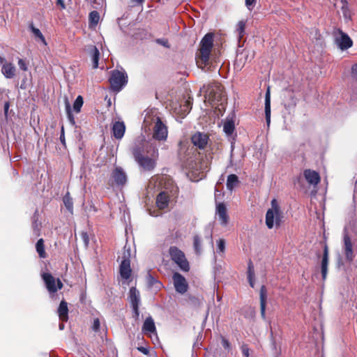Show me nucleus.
Masks as SVG:
<instances>
[{"label":"nucleus","instance_id":"f257e3e1","mask_svg":"<svg viewBox=\"0 0 357 357\" xmlns=\"http://www.w3.org/2000/svg\"><path fill=\"white\" fill-rule=\"evenodd\" d=\"M132 153L139 166L144 171L151 172L156 167L159 153L155 145L148 142L136 145L132 148Z\"/></svg>","mask_w":357,"mask_h":357},{"label":"nucleus","instance_id":"f03ea898","mask_svg":"<svg viewBox=\"0 0 357 357\" xmlns=\"http://www.w3.org/2000/svg\"><path fill=\"white\" fill-rule=\"evenodd\" d=\"M213 33H208L203 37L195 56L197 66L206 71L212 70L210 66V56L213 47Z\"/></svg>","mask_w":357,"mask_h":357},{"label":"nucleus","instance_id":"7ed1b4c3","mask_svg":"<svg viewBox=\"0 0 357 357\" xmlns=\"http://www.w3.org/2000/svg\"><path fill=\"white\" fill-rule=\"evenodd\" d=\"M272 208H269L266 213V225L268 229H272L274 225L279 227L284 218L283 213L280 210L275 199L271 201Z\"/></svg>","mask_w":357,"mask_h":357},{"label":"nucleus","instance_id":"20e7f679","mask_svg":"<svg viewBox=\"0 0 357 357\" xmlns=\"http://www.w3.org/2000/svg\"><path fill=\"white\" fill-rule=\"evenodd\" d=\"M171 259L184 272L190 271V264L184 252L176 246H171L169 249Z\"/></svg>","mask_w":357,"mask_h":357},{"label":"nucleus","instance_id":"39448f33","mask_svg":"<svg viewBox=\"0 0 357 357\" xmlns=\"http://www.w3.org/2000/svg\"><path fill=\"white\" fill-rule=\"evenodd\" d=\"M206 93L208 98V101L211 104H219L223 105V102L226 100L225 91L223 87L220 84H215L210 85L206 91Z\"/></svg>","mask_w":357,"mask_h":357},{"label":"nucleus","instance_id":"423d86ee","mask_svg":"<svg viewBox=\"0 0 357 357\" xmlns=\"http://www.w3.org/2000/svg\"><path fill=\"white\" fill-rule=\"evenodd\" d=\"M110 87L113 91L119 92L127 84V75L125 73L114 70L112 71L109 79Z\"/></svg>","mask_w":357,"mask_h":357},{"label":"nucleus","instance_id":"0eeeda50","mask_svg":"<svg viewBox=\"0 0 357 357\" xmlns=\"http://www.w3.org/2000/svg\"><path fill=\"white\" fill-rule=\"evenodd\" d=\"M130 253L129 250L125 248L122 253V261L119 267V273L121 277L124 280L130 279L131 276L132 270L130 268Z\"/></svg>","mask_w":357,"mask_h":357},{"label":"nucleus","instance_id":"6e6552de","mask_svg":"<svg viewBox=\"0 0 357 357\" xmlns=\"http://www.w3.org/2000/svg\"><path fill=\"white\" fill-rule=\"evenodd\" d=\"M167 135V127L163 123L160 117H157L153 127V137L158 141H165Z\"/></svg>","mask_w":357,"mask_h":357},{"label":"nucleus","instance_id":"1a4fd4ad","mask_svg":"<svg viewBox=\"0 0 357 357\" xmlns=\"http://www.w3.org/2000/svg\"><path fill=\"white\" fill-rule=\"evenodd\" d=\"M172 280L175 290L181 294H185L188 289V284L186 279L181 273L176 272L172 275Z\"/></svg>","mask_w":357,"mask_h":357},{"label":"nucleus","instance_id":"9d476101","mask_svg":"<svg viewBox=\"0 0 357 357\" xmlns=\"http://www.w3.org/2000/svg\"><path fill=\"white\" fill-rule=\"evenodd\" d=\"M209 140V137L207 134L197 132L191 137V142L194 146L199 149H204L206 148Z\"/></svg>","mask_w":357,"mask_h":357},{"label":"nucleus","instance_id":"9b49d317","mask_svg":"<svg viewBox=\"0 0 357 357\" xmlns=\"http://www.w3.org/2000/svg\"><path fill=\"white\" fill-rule=\"evenodd\" d=\"M111 179L116 185L122 186L126 183L127 176L122 167H116L111 174Z\"/></svg>","mask_w":357,"mask_h":357},{"label":"nucleus","instance_id":"f8f14e48","mask_svg":"<svg viewBox=\"0 0 357 357\" xmlns=\"http://www.w3.org/2000/svg\"><path fill=\"white\" fill-rule=\"evenodd\" d=\"M340 36L335 38V43L340 50H344L350 48L353 45V41L351 38L342 30L338 29Z\"/></svg>","mask_w":357,"mask_h":357},{"label":"nucleus","instance_id":"ddd939ff","mask_svg":"<svg viewBox=\"0 0 357 357\" xmlns=\"http://www.w3.org/2000/svg\"><path fill=\"white\" fill-rule=\"evenodd\" d=\"M0 62L3 63L1 73L7 79H12L15 77L16 73L15 66L10 62H6L5 59L0 57Z\"/></svg>","mask_w":357,"mask_h":357},{"label":"nucleus","instance_id":"4468645a","mask_svg":"<svg viewBox=\"0 0 357 357\" xmlns=\"http://www.w3.org/2000/svg\"><path fill=\"white\" fill-rule=\"evenodd\" d=\"M343 240L345 258L347 261H352L354 258L353 244L351 239L347 233H344Z\"/></svg>","mask_w":357,"mask_h":357},{"label":"nucleus","instance_id":"2eb2a0df","mask_svg":"<svg viewBox=\"0 0 357 357\" xmlns=\"http://www.w3.org/2000/svg\"><path fill=\"white\" fill-rule=\"evenodd\" d=\"M42 278L45 282V287L47 291L50 294H54L58 291V288L56 287V279L52 276L51 273H44L42 274Z\"/></svg>","mask_w":357,"mask_h":357},{"label":"nucleus","instance_id":"dca6fc26","mask_svg":"<svg viewBox=\"0 0 357 357\" xmlns=\"http://www.w3.org/2000/svg\"><path fill=\"white\" fill-rule=\"evenodd\" d=\"M303 176L306 181L312 185H317L320 183L321 177L319 174L312 169H307L303 172Z\"/></svg>","mask_w":357,"mask_h":357},{"label":"nucleus","instance_id":"f3484780","mask_svg":"<svg viewBox=\"0 0 357 357\" xmlns=\"http://www.w3.org/2000/svg\"><path fill=\"white\" fill-rule=\"evenodd\" d=\"M216 215L218 216V220L222 225H227L229 222V215L227 214V209L224 203H218L216 205Z\"/></svg>","mask_w":357,"mask_h":357},{"label":"nucleus","instance_id":"a211bd4d","mask_svg":"<svg viewBox=\"0 0 357 357\" xmlns=\"http://www.w3.org/2000/svg\"><path fill=\"white\" fill-rule=\"evenodd\" d=\"M328 247L326 242L324 243V252L321 264V272L322 279L324 280L326 278L328 273Z\"/></svg>","mask_w":357,"mask_h":357},{"label":"nucleus","instance_id":"6ab92c4d","mask_svg":"<svg viewBox=\"0 0 357 357\" xmlns=\"http://www.w3.org/2000/svg\"><path fill=\"white\" fill-rule=\"evenodd\" d=\"M156 206L160 210L165 209L169 203V195L167 192H160L156 197Z\"/></svg>","mask_w":357,"mask_h":357},{"label":"nucleus","instance_id":"aec40b11","mask_svg":"<svg viewBox=\"0 0 357 357\" xmlns=\"http://www.w3.org/2000/svg\"><path fill=\"white\" fill-rule=\"evenodd\" d=\"M260 312L263 319H266V306L267 300V289L265 285H262L259 291Z\"/></svg>","mask_w":357,"mask_h":357},{"label":"nucleus","instance_id":"412c9836","mask_svg":"<svg viewBox=\"0 0 357 357\" xmlns=\"http://www.w3.org/2000/svg\"><path fill=\"white\" fill-rule=\"evenodd\" d=\"M112 134L113 136L118 139H121L126 131V126L122 121H115L112 126Z\"/></svg>","mask_w":357,"mask_h":357},{"label":"nucleus","instance_id":"4be33fe9","mask_svg":"<svg viewBox=\"0 0 357 357\" xmlns=\"http://www.w3.org/2000/svg\"><path fill=\"white\" fill-rule=\"evenodd\" d=\"M57 312L59 319L62 322H66L68 319V303L66 301H61Z\"/></svg>","mask_w":357,"mask_h":357},{"label":"nucleus","instance_id":"5701e85b","mask_svg":"<svg viewBox=\"0 0 357 357\" xmlns=\"http://www.w3.org/2000/svg\"><path fill=\"white\" fill-rule=\"evenodd\" d=\"M142 331L146 333H153L156 332V328L153 319L149 317H147L143 324Z\"/></svg>","mask_w":357,"mask_h":357},{"label":"nucleus","instance_id":"b1692460","mask_svg":"<svg viewBox=\"0 0 357 357\" xmlns=\"http://www.w3.org/2000/svg\"><path fill=\"white\" fill-rule=\"evenodd\" d=\"M129 299L131 306L139 305L140 294L139 291L134 287H131L129 291Z\"/></svg>","mask_w":357,"mask_h":357},{"label":"nucleus","instance_id":"393cba45","mask_svg":"<svg viewBox=\"0 0 357 357\" xmlns=\"http://www.w3.org/2000/svg\"><path fill=\"white\" fill-rule=\"evenodd\" d=\"M265 115L266 122L269 124L271 121V93L269 87L265 95Z\"/></svg>","mask_w":357,"mask_h":357},{"label":"nucleus","instance_id":"a878e982","mask_svg":"<svg viewBox=\"0 0 357 357\" xmlns=\"http://www.w3.org/2000/svg\"><path fill=\"white\" fill-rule=\"evenodd\" d=\"M90 53L91 55L93 68H97L98 67L100 58L99 50L95 45H91L90 47Z\"/></svg>","mask_w":357,"mask_h":357},{"label":"nucleus","instance_id":"bb28decb","mask_svg":"<svg viewBox=\"0 0 357 357\" xmlns=\"http://www.w3.org/2000/svg\"><path fill=\"white\" fill-rule=\"evenodd\" d=\"M239 182L238 177L236 174H229L227 179V188L231 191L238 185Z\"/></svg>","mask_w":357,"mask_h":357},{"label":"nucleus","instance_id":"cd10ccee","mask_svg":"<svg viewBox=\"0 0 357 357\" xmlns=\"http://www.w3.org/2000/svg\"><path fill=\"white\" fill-rule=\"evenodd\" d=\"M202 238L196 234L193 236V249L197 255H200L202 252Z\"/></svg>","mask_w":357,"mask_h":357},{"label":"nucleus","instance_id":"c85d7f7f","mask_svg":"<svg viewBox=\"0 0 357 357\" xmlns=\"http://www.w3.org/2000/svg\"><path fill=\"white\" fill-rule=\"evenodd\" d=\"M186 167L192 173L198 175L200 174V170H202V165L193 160L188 162V163L186 164Z\"/></svg>","mask_w":357,"mask_h":357},{"label":"nucleus","instance_id":"c756f323","mask_svg":"<svg viewBox=\"0 0 357 357\" xmlns=\"http://www.w3.org/2000/svg\"><path fill=\"white\" fill-rule=\"evenodd\" d=\"M36 251L40 258H46L47 253L45 250L44 240L43 238H40L38 240L36 244Z\"/></svg>","mask_w":357,"mask_h":357},{"label":"nucleus","instance_id":"7c9ffc66","mask_svg":"<svg viewBox=\"0 0 357 357\" xmlns=\"http://www.w3.org/2000/svg\"><path fill=\"white\" fill-rule=\"evenodd\" d=\"M63 204L68 211L73 213V199L70 197L69 192L63 197Z\"/></svg>","mask_w":357,"mask_h":357},{"label":"nucleus","instance_id":"2f4dec72","mask_svg":"<svg viewBox=\"0 0 357 357\" xmlns=\"http://www.w3.org/2000/svg\"><path fill=\"white\" fill-rule=\"evenodd\" d=\"M245 22L243 20H241L238 22L236 26V33L238 36V39L241 40L245 35Z\"/></svg>","mask_w":357,"mask_h":357},{"label":"nucleus","instance_id":"473e14b6","mask_svg":"<svg viewBox=\"0 0 357 357\" xmlns=\"http://www.w3.org/2000/svg\"><path fill=\"white\" fill-rule=\"evenodd\" d=\"M29 28L36 38L40 39L44 44H46L45 38L39 29L36 28L33 24L29 25Z\"/></svg>","mask_w":357,"mask_h":357},{"label":"nucleus","instance_id":"72a5a7b5","mask_svg":"<svg viewBox=\"0 0 357 357\" xmlns=\"http://www.w3.org/2000/svg\"><path fill=\"white\" fill-rule=\"evenodd\" d=\"M234 123L231 120L227 121L224 123L223 130L228 135H230L234 132Z\"/></svg>","mask_w":357,"mask_h":357},{"label":"nucleus","instance_id":"f704fd0d","mask_svg":"<svg viewBox=\"0 0 357 357\" xmlns=\"http://www.w3.org/2000/svg\"><path fill=\"white\" fill-rule=\"evenodd\" d=\"M146 280L149 287L155 286L156 288H160L162 286L161 282H160L157 279H155L151 274L149 273L147 275Z\"/></svg>","mask_w":357,"mask_h":357},{"label":"nucleus","instance_id":"c9c22d12","mask_svg":"<svg viewBox=\"0 0 357 357\" xmlns=\"http://www.w3.org/2000/svg\"><path fill=\"white\" fill-rule=\"evenodd\" d=\"M83 103V98L81 96H78L73 103V110L79 113L81 111Z\"/></svg>","mask_w":357,"mask_h":357},{"label":"nucleus","instance_id":"e433bc0d","mask_svg":"<svg viewBox=\"0 0 357 357\" xmlns=\"http://www.w3.org/2000/svg\"><path fill=\"white\" fill-rule=\"evenodd\" d=\"M65 105H66V112L69 121L72 123V124H75V119H74V116L72 113V111H71L70 104L68 102L67 98H66Z\"/></svg>","mask_w":357,"mask_h":357},{"label":"nucleus","instance_id":"4c0bfd02","mask_svg":"<svg viewBox=\"0 0 357 357\" xmlns=\"http://www.w3.org/2000/svg\"><path fill=\"white\" fill-rule=\"evenodd\" d=\"M100 15L98 11L93 10L89 13V22L93 25H96L98 23Z\"/></svg>","mask_w":357,"mask_h":357},{"label":"nucleus","instance_id":"58836bf2","mask_svg":"<svg viewBox=\"0 0 357 357\" xmlns=\"http://www.w3.org/2000/svg\"><path fill=\"white\" fill-rule=\"evenodd\" d=\"M220 339L221 340V344L225 350L229 351L231 349V345L229 341L223 335H220Z\"/></svg>","mask_w":357,"mask_h":357},{"label":"nucleus","instance_id":"ea45409f","mask_svg":"<svg viewBox=\"0 0 357 357\" xmlns=\"http://www.w3.org/2000/svg\"><path fill=\"white\" fill-rule=\"evenodd\" d=\"M341 3H342L341 9H342V13L345 17H347L348 16L350 15L349 9L348 7V2L347 0H341Z\"/></svg>","mask_w":357,"mask_h":357},{"label":"nucleus","instance_id":"a19ab883","mask_svg":"<svg viewBox=\"0 0 357 357\" xmlns=\"http://www.w3.org/2000/svg\"><path fill=\"white\" fill-rule=\"evenodd\" d=\"M32 227L33 230V233L36 236H38L40 235V223L37 219H34L32 222Z\"/></svg>","mask_w":357,"mask_h":357},{"label":"nucleus","instance_id":"79ce46f5","mask_svg":"<svg viewBox=\"0 0 357 357\" xmlns=\"http://www.w3.org/2000/svg\"><path fill=\"white\" fill-rule=\"evenodd\" d=\"M248 278H255L254 266L251 260L248 262Z\"/></svg>","mask_w":357,"mask_h":357},{"label":"nucleus","instance_id":"37998d69","mask_svg":"<svg viewBox=\"0 0 357 357\" xmlns=\"http://www.w3.org/2000/svg\"><path fill=\"white\" fill-rule=\"evenodd\" d=\"M132 310V317L135 319V321H137L139 317V305H133L131 306Z\"/></svg>","mask_w":357,"mask_h":357},{"label":"nucleus","instance_id":"c03bdc74","mask_svg":"<svg viewBox=\"0 0 357 357\" xmlns=\"http://www.w3.org/2000/svg\"><path fill=\"white\" fill-rule=\"evenodd\" d=\"M17 64L19 66V68L23 70L26 71L28 70L27 63L26 61L23 59H18Z\"/></svg>","mask_w":357,"mask_h":357},{"label":"nucleus","instance_id":"a18cd8bd","mask_svg":"<svg viewBox=\"0 0 357 357\" xmlns=\"http://www.w3.org/2000/svg\"><path fill=\"white\" fill-rule=\"evenodd\" d=\"M241 351H242V354L243 356H244L245 357H249L250 356V349L248 347V345L246 344H243L241 345Z\"/></svg>","mask_w":357,"mask_h":357},{"label":"nucleus","instance_id":"49530a36","mask_svg":"<svg viewBox=\"0 0 357 357\" xmlns=\"http://www.w3.org/2000/svg\"><path fill=\"white\" fill-rule=\"evenodd\" d=\"M156 43L159 45H161L165 47H169V41L167 39L164 38H158L156 39Z\"/></svg>","mask_w":357,"mask_h":357},{"label":"nucleus","instance_id":"de8ad7c7","mask_svg":"<svg viewBox=\"0 0 357 357\" xmlns=\"http://www.w3.org/2000/svg\"><path fill=\"white\" fill-rule=\"evenodd\" d=\"M59 139H60L61 144H63V146L66 148V139H65L64 128H63V126L61 127V135H60Z\"/></svg>","mask_w":357,"mask_h":357},{"label":"nucleus","instance_id":"09e8293b","mask_svg":"<svg viewBox=\"0 0 357 357\" xmlns=\"http://www.w3.org/2000/svg\"><path fill=\"white\" fill-rule=\"evenodd\" d=\"M218 250L223 252L225 250V241L224 239H219V241H218Z\"/></svg>","mask_w":357,"mask_h":357},{"label":"nucleus","instance_id":"8fccbe9b","mask_svg":"<svg viewBox=\"0 0 357 357\" xmlns=\"http://www.w3.org/2000/svg\"><path fill=\"white\" fill-rule=\"evenodd\" d=\"M257 0H245V6L249 10H252L255 6Z\"/></svg>","mask_w":357,"mask_h":357},{"label":"nucleus","instance_id":"3c124183","mask_svg":"<svg viewBox=\"0 0 357 357\" xmlns=\"http://www.w3.org/2000/svg\"><path fill=\"white\" fill-rule=\"evenodd\" d=\"M351 76L357 80V63L354 64L351 67Z\"/></svg>","mask_w":357,"mask_h":357},{"label":"nucleus","instance_id":"603ef678","mask_svg":"<svg viewBox=\"0 0 357 357\" xmlns=\"http://www.w3.org/2000/svg\"><path fill=\"white\" fill-rule=\"evenodd\" d=\"M100 321L98 319H94L93 321V326H92V328L94 331H98L100 328Z\"/></svg>","mask_w":357,"mask_h":357},{"label":"nucleus","instance_id":"864d4df0","mask_svg":"<svg viewBox=\"0 0 357 357\" xmlns=\"http://www.w3.org/2000/svg\"><path fill=\"white\" fill-rule=\"evenodd\" d=\"M206 238L208 241V243L211 245V247H213L212 233L211 231H209L208 234L206 236Z\"/></svg>","mask_w":357,"mask_h":357},{"label":"nucleus","instance_id":"5fc2aeb1","mask_svg":"<svg viewBox=\"0 0 357 357\" xmlns=\"http://www.w3.org/2000/svg\"><path fill=\"white\" fill-rule=\"evenodd\" d=\"M10 107V102L8 101L5 102L3 109H4V114L5 116H8V109Z\"/></svg>","mask_w":357,"mask_h":357},{"label":"nucleus","instance_id":"6e6d98bb","mask_svg":"<svg viewBox=\"0 0 357 357\" xmlns=\"http://www.w3.org/2000/svg\"><path fill=\"white\" fill-rule=\"evenodd\" d=\"M56 287L58 288V290L61 289L63 287V283L59 278H57L56 280Z\"/></svg>","mask_w":357,"mask_h":357},{"label":"nucleus","instance_id":"4d7b16f0","mask_svg":"<svg viewBox=\"0 0 357 357\" xmlns=\"http://www.w3.org/2000/svg\"><path fill=\"white\" fill-rule=\"evenodd\" d=\"M137 349H138L139 351H140L144 355H148L149 354V349L147 348H145L144 347H139Z\"/></svg>","mask_w":357,"mask_h":357},{"label":"nucleus","instance_id":"13d9d810","mask_svg":"<svg viewBox=\"0 0 357 357\" xmlns=\"http://www.w3.org/2000/svg\"><path fill=\"white\" fill-rule=\"evenodd\" d=\"M26 86H27V84H26V78H24L21 82V84H20V88L22 89H26Z\"/></svg>","mask_w":357,"mask_h":357},{"label":"nucleus","instance_id":"bf43d9fd","mask_svg":"<svg viewBox=\"0 0 357 357\" xmlns=\"http://www.w3.org/2000/svg\"><path fill=\"white\" fill-rule=\"evenodd\" d=\"M82 238L84 239V241L86 244V245L89 243V236L86 233H82Z\"/></svg>","mask_w":357,"mask_h":357},{"label":"nucleus","instance_id":"052dcab7","mask_svg":"<svg viewBox=\"0 0 357 357\" xmlns=\"http://www.w3.org/2000/svg\"><path fill=\"white\" fill-rule=\"evenodd\" d=\"M56 4L57 6H60L61 8L64 9L66 8V5L63 0H56Z\"/></svg>","mask_w":357,"mask_h":357},{"label":"nucleus","instance_id":"680f3d73","mask_svg":"<svg viewBox=\"0 0 357 357\" xmlns=\"http://www.w3.org/2000/svg\"><path fill=\"white\" fill-rule=\"evenodd\" d=\"M249 284L252 288L255 287V278H248Z\"/></svg>","mask_w":357,"mask_h":357},{"label":"nucleus","instance_id":"e2e57ef3","mask_svg":"<svg viewBox=\"0 0 357 357\" xmlns=\"http://www.w3.org/2000/svg\"><path fill=\"white\" fill-rule=\"evenodd\" d=\"M132 1L135 2L137 4L142 5L145 0H132Z\"/></svg>","mask_w":357,"mask_h":357},{"label":"nucleus","instance_id":"0e129e2a","mask_svg":"<svg viewBox=\"0 0 357 357\" xmlns=\"http://www.w3.org/2000/svg\"><path fill=\"white\" fill-rule=\"evenodd\" d=\"M63 328H64V324L63 323L59 324V329L63 330Z\"/></svg>","mask_w":357,"mask_h":357},{"label":"nucleus","instance_id":"69168bd1","mask_svg":"<svg viewBox=\"0 0 357 357\" xmlns=\"http://www.w3.org/2000/svg\"><path fill=\"white\" fill-rule=\"evenodd\" d=\"M185 103H186V105L188 106V105H190V102L189 100H187V101H185Z\"/></svg>","mask_w":357,"mask_h":357}]
</instances>
